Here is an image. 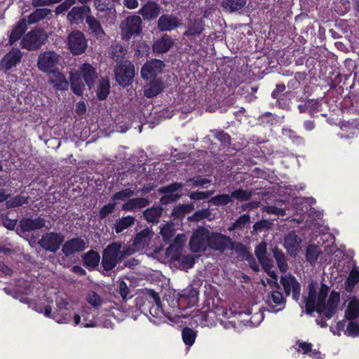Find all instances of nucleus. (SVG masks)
<instances>
[{
    "mask_svg": "<svg viewBox=\"0 0 359 359\" xmlns=\"http://www.w3.org/2000/svg\"><path fill=\"white\" fill-rule=\"evenodd\" d=\"M121 248L122 243L115 241L109 244L103 250L101 264L104 271L113 270L118 263L123 261L120 255Z\"/></svg>",
    "mask_w": 359,
    "mask_h": 359,
    "instance_id": "f257e3e1",
    "label": "nucleus"
},
{
    "mask_svg": "<svg viewBox=\"0 0 359 359\" xmlns=\"http://www.w3.org/2000/svg\"><path fill=\"white\" fill-rule=\"evenodd\" d=\"M47 39L48 35L42 29H32L22 39L20 46L28 50H36L45 43Z\"/></svg>",
    "mask_w": 359,
    "mask_h": 359,
    "instance_id": "f03ea898",
    "label": "nucleus"
},
{
    "mask_svg": "<svg viewBox=\"0 0 359 359\" xmlns=\"http://www.w3.org/2000/svg\"><path fill=\"white\" fill-rule=\"evenodd\" d=\"M142 19L138 15H130L122 21L120 25L122 39L129 40L132 37L138 36L142 30Z\"/></svg>",
    "mask_w": 359,
    "mask_h": 359,
    "instance_id": "7ed1b4c3",
    "label": "nucleus"
},
{
    "mask_svg": "<svg viewBox=\"0 0 359 359\" xmlns=\"http://www.w3.org/2000/svg\"><path fill=\"white\" fill-rule=\"evenodd\" d=\"M114 74L116 80L119 85L123 87L128 86L133 81L135 67L130 61L126 60L123 62L117 64Z\"/></svg>",
    "mask_w": 359,
    "mask_h": 359,
    "instance_id": "20e7f679",
    "label": "nucleus"
},
{
    "mask_svg": "<svg viewBox=\"0 0 359 359\" xmlns=\"http://www.w3.org/2000/svg\"><path fill=\"white\" fill-rule=\"evenodd\" d=\"M65 241V236L60 232L50 231L46 233L39 241V245L46 251L55 253Z\"/></svg>",
    "mask_w": 359,
    "mask_h": 359,
    "instance_id": "39448f33",
    "label": "nucleus"
},
{
    "mask_svg": "<svg viewBox=\"0 0 359 359\" xmlns=\"http://www.w3.org/2000/svg\"><path fill=\"white\" fill-rule=\"evenodd\" d=\"M209 235V231L203 226L198 227L194 231L189 243L191 252L195 253L204 252L208 245Z\"/></svg>",
    "mask_w": 359,
    "mask_h": 359,
    "instance_id": "423d86ee",
    "label": "nucleus"
},
{
    "mask_svg": "<svg viewBox=\"0 0 359 359\" xmlns=\"http://www.w3.org/2000/svg\"><path fill=\"white\" fill-rule=\"evenodd\" d=\"M158 295L159 294L154 290L145 289L135 299V306L139 311L147 315L148 310L151 309L152 304L158 300Z\"/></svg>",
    "mask_w": 359,
    "mask_h": 359,
    "instance_id": "0eeeda50",
    "label": "nucleus"
},
{
    "mask_svg": "<svg viewBox=\"0 0 359 359\" xmlns=\"http://www.w3.org/2000/svg\"><path fill=\"white\" fill-rule=\"evenodd\" d=\"M67 45L70 52L74 55L83 53L88 47L85 34L79 30L73 31L68 35Z\"/></svg>",
    "mask_w": 359,
    "mask_h": 359,
    "instance_id": "6e6552de",
    "label": "nucleus"
},
{
    "mask_svg": "<svg viewBox=\"0 0 359 359\" xmlns=\"http://www.w3.org/2000/svg\"><path fill=\"white\" fill-rule=\"evenodd\" d=\"M63 243L62 252L67 257L81 252L88 248V241H85L81 237L72 238Z\"/></svg>",
    "mask_w": 359,
    "mask_h": 359,
    "instance_id": "1a4fd4ad",
    "label": "nucleus"
},
{
    "mask_svg": "<svg viewBox=\"0 0 359 359\" xmlns=\"http://www.w3.org/2000/svg\"><path fill=\"white\" fill-rule=\"evenodd\" d=\"M164 65L161 60L147 61L141 69L142 78L147 81L158 79V75L162 72Z\"/></svg>",
    "mask_w": 359,
    "mask_h": 359,
    "instance_id": "9d476101",
    "label": "nucleus"
},
{
    "mask_svg": "<svg viewBox=\"0 0 359 359\" xmlns=\"http://www.w3.org/2000/svg\"><path fill=\"white\" fill-rule=\"evenodd\" d=\"M280 283L283 287V290L286 296H289L292 293V298L297 301L300 297L301 285L297 281L295 276L288 273L287 275L281 276Z\"/></svg>",
    "mask_w": 359,
    "mask_h": 359,
    "instance_id": "9b49d317",
    "label": "nucleus"
},
{
    "mask_svg": "<svg viewBox=\"0 0 359 359\" xmlns=\"http://www.w3.org/2000/svg\"><path fill=\"white\" fill-rule=\"evenodd\" d=\"M198 300V291L192 287L187 288L179 293L177 304L180 309L185 310L193 307Z\"/></svg>",
    "mask_w": 359,
    "mask_h": 359,
    "instance_id": "f8f14e48",
    "label": "nucleus"
},
{
    "mask_svg": "<svg viewBox=\"0 0 359 359\" xmlns=\"http://www.w3.org/2000/svg\"><path fill=\"white\" fill-rule=\"evenodd\" d=\"M231 240L229 236L222 233L212 232L210 233L208 245L211 249L223 252L229 250Z\"/></svg>",
    "mask_w": 359,
    "mask_h": 359,
    "instance_id": "ddd939ff",
    "label": "nucleus"
},
{
    "mask_svg": "<svg viewBox=\"0 0 359 359\" xmlns=\"http://www.w3.org/2000/svg\"><path fill=\"white\" fill-rule=\"evenodd\" d=\"M59 55L53 51L41 53L38 57L37 67L43 72L50 73L58 62Z\"/></svg>",
    "mask_w": 359,
    "mask_h": 359,
    "instance_id": "4468645a",
    "label": "nucleus"
},
{
    "mask_svg": "<svg viewBox=\"0 0 359 359\" xmlns=\"http://www.w3.org/2000/svg\"><path fill=\"white\" fill-rule=\"evenodd\" d=\"M91 13L88 6H74L67 13V19L71 25L82 24Z\"/></svg>",
    "mask_w": 359,
    "mask_h": 359,
    "instance_id": "2eb2a0df",
    "label": "nucleus"
},
{
    "mask_svg": "<svg viewBox=\"0 0 359 359\" xmlns=\"http://www.w3.org/2000/svg\"><path fill=\"white\" fill-rule=\"evenodd\" d=\"M181 25L180 20L172 14H163L157 21V29L159 32H171Z\"/></svg>",
    "mask_w": 359,
    "mask_h": 359,
    "instance_id": "dca6fc26",
    "label": "nucleus"
},
{
    "mask_svg": "<svg viewBox=\"0 0 359 359\" xmlns=\"http://www.w3.org/2000/svg\"><path fill=\"white\" fill-rule=\"evenodd\" d=\"M77 74H81V77L83 79L89 90L95 86L98 74L97 69L92 65L88 62L82 64L79 68V72Z\"/></svg>",
    "mask_w": 359,
    "mask_h": 359,
    "instance_id": "f3484780",
    "label": "nucleus"
},
{
    "mask_svg": "<svg viewBox=\"0 0 359 359\" xmlns=\"http://www.w3.org/2000/svg\"><path fill=\"white\" fill-rule=\"evenodd\" d=\"M22 53L19 48H12L0 61L1 67L8 71L21 62Z\"/></svg>",
    "mask_w": 359,
    "mask_h": 359,
    "instance_id": "a211bd4d",
    "label": "nucleus"
},
{
    "mask_svg": "<svg viewBox=\"0 0 359 359\" xmlns=\"http://www.w3.org/2000/svg\"><path fill=\"white\" fill-rule=\"evenodd\" d=\"M182 187V183L175 182L170 184L168 186L160 188L158 190L159 193L165 194V196L161 198V202L164 203L163 201H166L168 202H175L179 200L181 195L173 193Z\"/></svg>",
    "mask_w": 359,
    "mask_h": 359,
    "instance_id": "6ab92c4d",
    "label": "nucleus"
},
{
    "mask_svg": "<svg viewBox=\"0 0 359 359\" xmlns=\"http://www.w3.org/2000/svg\"><path fill=\"white\" fill-rule=\"evenodd\" d=\"M205 30V21L203 18L191 19L188 22V26L184 36L189 39L194 37L199 36Z\"/></svg>",
    "mask_w": 359,
    "mask_h": 359,
    "instance_id": "aec40b11",
    "label": "nucleus"
},
{
    "mask_svg": "<svg viewBox=\"0 0 359 359\" xmlns=\"http://www.w3.org/2000/svg\"><path fill=\"white\" fill-rule=\"evenodd\" d=\"M149 81V83L144 86V95L147 98H153L163 90L165 84L161 77Z\"/></svg>",
    "mask_w": 359,
    "mask_h": 359,
    "instance_id": "412c9836",
    "label": "nucleus"
},
{
    "mask_svg": "<svg viewBox=\"0 0 359 359\" xmlns=\"http://www.w3.org/2000/svg\"><path fill=\"white\" fill-rule=\"evenodd\" d=\"M154 233L148 227L138 232L133 240V245L139 250L148 247Z\"/></svg>",
    "mask_w": 359,
    "mask_h": 359,
    "instance_id": "4be33fe9",
    "label": "nucleus"
},
{
    "mask_svg": "<svg viewBox=\"0 0 359 359\" xmlns=\"http://www.w3.org/2000/svg\"><path fill=\"white\" fill-rule=\"evenodd\" d=\"M44 226L45 220L40 217L35 219L25 217L20 221V228L23 233L39 230L42 229Z\"/></svg>",
    "mask_w": 359,
    "mask_h": 359,
    "instance_id": "5701e85b",
    "label": "nucleus"
},
{
    "mask_svg": "<svg viewBox=\"0 0 359 359\" xmlns=\"http://www.w3.org/2000/svg\"><path fill=\"white\" fill-rule=\"evenodd\" d=\"M28 28V23L25 18L20 19L13 27L8 38V43L11 46L21 39Z\"/></svg>",
    "mask_w": 359,
    "mask_h": 359,
    "instance_id": "b1692460",
    "label": "nucleus"
},
{
    "mask_svg": "<svg viewBox=\"0 0 359 359\" xmlns=\"http://www.w3.org/2000/svg\"><path fill=\"white\" fill-rule=\"evenodd\" d=\"M302 239L294 231L289 232L284 239V247L290 255H296L300 249Z\"/></svg>",
    "mask_w": 359,
    "mask_h": 359,
    "instance_id": "393cba45",
    "label": "nucleus"
},
{
    "mask_svg": "<svg viewBox=\"0 0 359 359\" xmlns=\"http://www.w3.org/2000/svg\"><path fill=\"white\" fill-rule=\"evenodd\" d=\"M83 265L89 271L95 270L100 263V255L98 252L90 250L81 256Z\"/></svg>",
    "mask_w": 359,
    "mask_h": 359,
    "instance_id": "a878e982",
    "label": "nucleus"
},
{
    "mask_svg": "<svg viewBox=\"0 0 359 359\" xmlns=\"http://www.w3.org/2000/svg\"><path fill=\"white\" fill-rule=\"evenodd\" d=\"M161 13V7L156 2H147L140 11L144 20H151L156 18Z\"/></svg>",
    "mask_w": 359,
    "mask_h": 359,
    "instance_id": "bb28decb",
    "label": "nucleus"
},
{
    "mask_svg": "<svg viewBox=\"0 0 359 359\" xmlns=\"http://www.w3.org/2000/svg\"><path fill=\"white\" fill-rule=\"evenodd\" d=\"M266 302L272 307L274 312H277L284 309L286 300L280 291L273 290L271 294L268 295Z\"/></svg>",
    "mask_w": 359,
    "mask_h": 359,
    "instance_id": "cd10ccee",
    "label": "nucleus"
},
{
    "mask_svg": "<svg viewBox=\"0 0 359 359\" xmlns=\"http://www.w3.org/2000/svg\"><path fill=\"white\" fill-rule=\"evenodd\" d=\"M174 45L172 38L167 34H164L161 38L156 40L152 46L155 53H165Z\"/></svg>",
    "mask_w": 359,
    "mask_h": 359,
    "instance_id": "c85d7f7f",
    "label": "nucleus"
},
{
    "mask_svg": "<svg viewBox=\"0 0 359 359\" xmlns=\"http://www.w3.org/2000/svg\"><path fill=\"white\" fill-rule=\"evenodd\" d=\"M50 73L51 76L49 83L53 86L56 90L64 91L68 89L69 83L62 73L59 72L57 69Z\"/></svg>",
    "mask_w": 359,
    "mask_h": 359,
    "instance_id": "c756f323",
    "label": "nucleus"
},
{
    "mask_svg": "<svg viewBox=\"0 0 359 359\" xmlns=\"http://www.w3.org/2000/svg\"><path fill=\"white\" fill-rule=\"evenodd\" d=\"M86 22L88 26L89 34L93 35L97 39H102L105 33L101 26L100 22L93 15H89L86 18Z\"/></svg>",
    "mask_w": 359,
    "mask_h": 359,
    "instance_id": "7c9ffc66",
    "label": "nucleus"
},
{
    "mask_svg": "<svg viewBox=\"0 0 359 359\" xmlns=\"http://www.w3.org/2000/svg\"><path fill=\"white\" fill-rule=\"evenodd\" d=\"M171 257L173 260L177 261L183 269L192 268L196 262V256L193 255L182 256L178 250L171 255Z\"/></svg>",
    "mask_w": 359,
    "mask_h": 359,
    "instance_id": "2f4dec72",
    "label": "nucleus"
},
{
    "mask_svg": "<svg viewBox=\"0 0 359 359\" xmlns=\"http://www.w3.org/2000/svg\"><path fill=\"white\" fill-rule=\"evenodd\" d=\"M71 90L77 96H82L85 89V84L79 74H72L69 77Z\"/></svg>",
    "mask_w": 359,
    "mask_h": 359,
    "instance_id": "473e14b6",
    "label": "nucleus"
},
{
    "mask_svg": "<svg viewBox=\"0 0 359 359\" xmlns=\"http://www.w3.org/2000/svg\"><path fill=\"white\" fill-rule=\"evenodd\" d=\"M149 204V201L147 198H135L123 203L122 210L125 211H134L136 209L145 208Z\"/></svg>",
    "mask_w": 359,
    "mask_h": 359,
    "instance_id": "72a5a7b5",
    "label": "nucleus"
},
{
    "mask_svg": "<svg viewBox=\"0 0 359 359\" xmlns=\"http://www.w3.org/2000/svg\"><path fill=\"white\" fill-rule=\"evenodd\" d=\"M152 306H151V309H149L147 313H149L151 317L154 319H150L154 323H158V320L160 321L162 318L166 316L161 305V297L158 295V300L156 301L154 304H153Z\"/></svg>",
    "mask_w": 359,
    "mask_h": 359,
    "instance_id": "f704fd0d",
    "label": "nucleus"
},
{
    "mask_svg": "<svg viewBox=\"0 0 359 359\" xmlns=\"http://www.w3.org/2000/svg\"><path fill=\"white\" fill-rule=\"evenodd\" d=\"M273 257H274L279 270L285 273L288 269V264L285 253L278 247L272 249Z\"/></svg>",
    "mask_w": 359,
    "mask_h": 359,
    "instance_id": "c9c22d12",
    "label": "nucleus"
},
{
    "mask_svg": "<svg viewBox=\"0 0 359 359\" xmlns=\"http://www.w3.org/2000/svg\"><path fill=\"white\" fill-rule=\"evenodd\" d=\"M81 316L83 322L81 323V327H95L98 326V323L96 320L95 315L91 311L88 307H84L82 310Z\"/></svg>",
    "mask_w": 359,
    "mask_h": 359,
    "instance_id": "e433bc0d",
    "label": "nucleus"
},
{
    "mask_svg": "<svg viewBox=\"0 0 359 359\" xmlns=\"http://www.w3.org/2000/svg\"><path fill=\"white\" fill-rule=\"evenodd\" d=\"M163 213V208L160 206L151 207L146 209L143 212V216L144 219L151 223H158L159 218L161 217Z\"/></svg>",
    "mask_w": 359,
    "mask_h": 359,
    "instance_id": "4c0bfd02",
    "label": "nucleus"
},
{
    "mask_svg": "<svg viewBox=\"0 0 359 359\" xmlns=\"http://www.w3.org/2000/svg\"><path fill=\"white\" fill-rule=\"evenodd\" d=\"M359 316V300L356 298L352 299L348 304L345 311V318L351 321Z\"/></svg>",
    "mask_w": 359,
    "mask_h": 359,
    "instance_id": "58836bf2",
    "label": "nucleus"
},
{
    "mask_svg": "<svg viewBox=\"0 0 359 359\" xmlns=\"http://www.w3.org/2000/svg\"><path fill=\"white\" fill-rule=\"evenodd\" d=\"M127 53V50L121 44L116 43L111 46L110 57L117 63L125 61L123 59Z\"/></svg>",
    "mask_w": 359,
    "mask_h": 359,
    "instance_id": "ea45409f",
    "label": "nucleus"
},
{
    "mask_svg": "<svg viewBox=\"0 0 359 359\" xmlns=\"http://www.w3.org/2000/svg\"><path fill=\"white\" fill-rule=\"evenodd\" d=\"M110 92V83L108 78L102 77L97 86L96 94L100 101L104 100Z\"/></svg>",
    "mask_w": 359,
    "mask_h": 359,
    "instance_id": "a19ab883",
    "label": "nucleus"
},
{
    "mask_svg": "<svg viewBox=\"0 0 359 359\" xmlns=\"http://www.w3.org/2000/svg\"><path fill=\"white\" fill-rule=\"evenodd\" d=\"M51 13V10L47 8H36L27 17V22L32 25L44 19Z\"/></svg>",
    "mask_w": 359,
    "mask_h": 359,
    "instance_id": "79ce46f5",
    "label": "nucleus"
},
{
    "mask_svg": "<svg viewBox=\"0 0 359 359\" xmlns=\"http://www.w3.org/2000/svg\"><path fill=\"white\" fill-rule=\"evenodd\" d=\"M135 219L133 216L123 217L117 220L114 224V229L116 233H120L125 229L130 227L135 224Z\"/></svg>",
    "mask_w": 359,
    "mask_h": 359,
    "instance_id": "37998d69",
    "label": "nucleus"
},
{
    "mask_svg": "<svg viewBox=\"0 0 359 359\" xmlns=\"http://www.w3.org/2000/svg\"><path fill=\"white\" fill-rule=\"evenodd\" d=\"M322 253L318 245L316 244H309L306 249L305 257L307 260L311 265H314L320 255Z\"/></svg>",
    "mask_w": 359,
    "mask_h": 359,
    "instance_id": "c03bdc74",
    "label": "nucleus"
},
{
    "mask_svg": "<svg viewBox=\"0 0 359 359\" xmlns=\"http://www.w3.org/2000/svg\"><path fill=\"white\" fill-rule=\"evenodd\" d=\"M246 4V0H222L221 6L225 11L233 13L242 9Z\"/></svg>",
    "mask_w": 359,
    "mask_h": 359,
    "instance_id": "a18cd8bd",
    "label": "nucleus"
},
{
    "mask_svg": "<svg viewBox=\"0 0 359 359\" xmlns=\"http://www.w3.org/2000/svg\"><path fill=\"white\" fill-rule=\"evenodd\" d=\"M197 337V331L194 330L189 327H184L182 330V338L185 345L188 346H192L196 341Z\"/></svg>",
    "mask_w": 359,
    "mask_h": 359,
    "instance_id": "49530a36",
    "label": "nucleus"
},
{
    "mask_svg": "<svg viewBox=\"0 0 359 359\" xmlns=\"http://www.w3.org/2000/svg\"><path fill=\"white\" fill-rule=\"evenodd\" d=\"M282 134L290 139L291 142L296 145H303L305 143L304 138L299 135L297 132L290 128H283L282 130Z\"/></svg>",
    "mask_w": 359,
    "mask_h": 359,
    "instance_id": "de8ad7c7",
    "label": "nucleus"
},
{
    "mask_svg": "<svg viewBox=\"0 0 359 359\" xmlns=\"http://www.w3.org/2000/svg\"><path fill=\"white\" fill-rule=\"evenodd\" d=\"M229 250H234L236 254L245 259L251 252L248 250L245 245L242 243L235 242L231 240Z\"/></svg>",
    "mask_w": 359,
    "mask_h": 359,
    "instance_id": "09e8293b",
    "label": "nucleus"
},
{
    "mask_svg": "<svg viewBox=\"0 0 359 359\" xmlns=\"http://www.w3.org/2000/svg\"><path fill=\"white\" fill-rule=\"evenodd\" d=\"M231 196L226 194L216 195L209 200V203L215 206H224L231 203Z\"/></svg>",
    "mask_w": 359,
    "mask_h": 359,
    "instance_id": "8fccbe9b",
    "label": "nucleus"
},
{
    "mask_svg": "<svg viewBox=\"0 0 359 359\" xmlns=\"http://www.w3.org/2000/svg\"><path fill=\"white\" fill-rule=\"evenodd\" d=\"M116 292L121 295L123 302L132 297L130 294V288L128 287L127 283L123 280H119L117 282Z\"/></svg>",
    "mask_w": 359,
    "mask_h": 359,
    "instance_id": "3c124183",
    "label": "nucleus"
},
{
    "mask_svg": "<svg viewBox=\"0 0 359 359\" xmlns=\"http://www.w3.org/2000/svg\"><path fill=\"white\" fill-rule=\"evenodd\" d=\"M28 196L22 195H17L15 197L6 201V206L8 208H14L22 206L24 204L28 203Z\"/></svg>",
    "mask_w": 359,
    "mask_h": 359,
    "instance_id": "603ef678",
    "label": "nucleus"
},
{
    "mask_svg": "<svg viewBox=\"0 0 359 359\" xmlns=\"http://www.w3.org/2000/svg\"><path fill=\"white\" fill-rule=\"evenodd\" d=\"M252 195V192L251 191L242 189H238L231 193V198L241 202L249 201L251 198Z\"/></svg>",
    "mask_w": 359,
    "mask_h": 359,
    "instance_id": "864d4df0",
    "label": "nucleus"
},
{
    "mask_svg": "<svg viewBox=\"0 0 359 359\" xmlns=\"http://www.w3.org/2000/svg\"><path fill=\"white\" fill-rule=\"evenodd\" d=\"M306 78V74L305 72H297L294 74V77L291 79L287 83V87L290 89L296 90L301 84V82L304 81Z\"/></svg>",
    "mask_w": 359,
    "mask_h": 359,
    "instance_id": "5fc2aeb1",
    "label": "nucleus"
},
{
    "mask_svg": "<svg viewBox=\"0 0 359 359\" xmlns=\"http://www.w3.org/2000/svg\"><path fill=\"white\" fill-rule=\"evenodd\" d=\"M194 209L192 204L179 205L175 207L172 211V215L176 218H181Z\"/></svg>",
    "mask_w": 359,
    "mask_h": 359,
    "instance_id": "6e6d98bb",
    "label": "nucleus"
},
{
    "mask_svg": "<svg viewBox=\"0 0 359 359\" xmlns=\"http://www.w3.org/2000/svg\"><path fill=\"white\" fill-rule=\"evenodd\" d=\"M53 318L58 323H69L71 321L72 317L68 309H65V311H54Z\"/></svg>",
    "mask_w": 359,
    "mask_h": 359,
    "instance_id": "4d7b16f0",
    "label": "nucleus"
},
{
    "mask_svg": "<svg viewBox=\"0 0 359 359\" xmlns=\"http://www.w3.org/2000/svg\"><path fill=\"white\" fill-rule=\"evenodd\" d=\"M86 301L89 304L95 308L100 307L102 303V299L100 296L93 290H91L88 293Z\"/></svg>",
    "mask_w": 359,
    "mask_h": 359,
    "instance_id": "13d9d810",
    "label": "nucleus"
},
{
    "mask_svg": "<svg viewBox=\"0 0 359 359\" xmlns=\"http://www.w3.org/2000/svg\"><path fill=\"white\" fill-rule=\"evenodd\" d=\"M328 292L329 287L327 285L322 283L319 293L318 294L317 306L320 307V305H324L325 304H326L325 301L328 294Z\"/></svg>",
    "mask_w": 359,
    "mask_h": 359,
    "instance_id": "bf43d9fd",
    "label": "nucleus"
},
{
    "mask_svg": "<svg viewBox=\"0 0 359 359\" xmlns=\"http://www.w3.org/2000/svg\"><path fill=\"white\" fill-rule=\"evenodd\" d=\"M316 311L320 315L323 314L325 318L330 319L336 313L337 309L325 304L324 305H320V307L317 306Z\"/></svg>",
    "mask_w": 359,
    "mask_h": 359,
    "instance_id": "052dcab7",
    "label": "nucleus"
},
{
    "mask_svg": "<svg viewBox=\"0 0 359 359\" xmlns=\"http://www.w3.org/2000/svg\"><path fill=\"white\" fill-rule=\"evenodd\" d=\"M273 223L266 219H262L255 223L253 225L254 231L258 233L269 230L271 228Z\"/></svg>",
    "mask_w": 359,
    "mask_h": 359,
    "instance_id": "680f3d73",
    "label": "nucleus"
},
{
    "mask_svg": "<svg viewBox=\"0 0 359 359\" xmlns=\"http://www.w3.org/2000/svg\"><path fill=\"white\" fill-rule=\"evenodd\" d=\"M134 195V191L131 189L127 188L115 193L112 199L114 201H125L126 198L131 197Z\"/></svg>",
    "mask_w": 359,
    "mask_h": 359,
    "instance_id": "e2e57ef3",
    "label": "nucleus"
},
{
    "mask_svg": "<svg viewBox=\"0 0 359 359\" xmlns=\"http://www.w3.org/2000/svg\"><path fill=\"white\" fill-rule=\"evenodd\" d=\"M359 282V271L353 269L346 281V287H353Z\"/></svg>",
    "mask_w": 359,
    "mask_h": 359,
    "instance_id": "0e129e2a",
    "label": "nucleus"
},
{
    "mask_svg": "<svg viewBox=\"0 0 359 359\" xmlns=\"http://www.w3.org/2000/svg\"><path fill=\"white\" fill-rule=\"evenodd\" d=\"M210 212L209 209H202L196 211L194 215L189 217V220L191 222H199L202 219L208 218Z\"/></svg>",
    "mask_w": 359,
    "mask_h": 359,
    "instance_id": "69168bd1",
    "label": "nucleus"
},
{
    "mask_svg": "<svg viewBox=\"0 0 359 359\" xmlns=\"http://www.w3.org/2000/svg\"><path fill=\"white\" fill-rule=\"evenodd\" d=\"M214 193V191L208 190L206 191H193L189 195V198L192 200L198 201L202 199L209 198Z\"/></svg>",
    "mask_w": 359,
    "mask_h": 359,
    "instance_id": "338daca9",
    "label": "nucleus"
},
{
    "mask_svg": "<svg viewBox=\"0 0 359 359\" xmlns=\"http://www.w3.org/2000/svg\"><path fill=\"white\" fill-rule=\"evenodd\" d=\"M214 136L225 147H229L231 144V137L224 130L215 131Z\"/></svg>",
    "mask_w": 359,
    "mask_h": 359,
    "instance_id": "774afa93",
    "label": "nucleus"
}]
</instances>
